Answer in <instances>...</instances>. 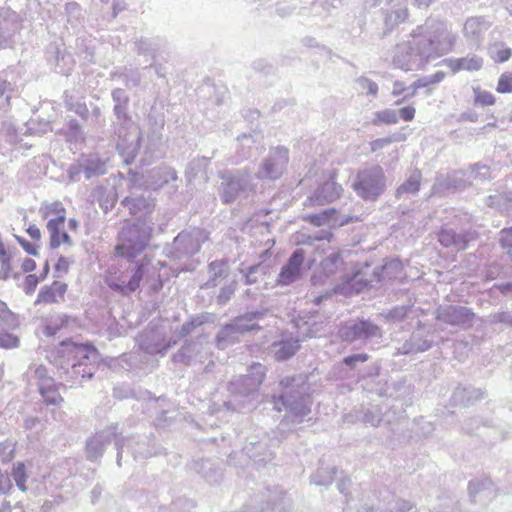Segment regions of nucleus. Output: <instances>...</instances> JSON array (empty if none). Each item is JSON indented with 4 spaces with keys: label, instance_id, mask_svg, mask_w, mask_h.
Here are the masks:
<instances>
[{
    "label": "nucleus",
    "instance_id": "obj_15",
    "mask_svg": "<svg viewBox=\"0 0 512 512\" xmlns=\"http://www.w3.org/2000/svg\"><path fill=\"white\" fill-rule=\"evenodd\" d=\"M19 325L18 315L13 313L6 303L0 300V327L15 329L18 328Z\"/></svg>",
    "mask_w": 512,
    "mask_h": 512
},
{
    "label": "nucleus",
    "instance_id": "obj_32",
    "mask_svg": "<svg viewBox=\"0 0 512 512\" xmlns=\"http://www.w3.org/2000/svg\"><path fill=\"white\" fill-rule=\"evenodd\" d=\"M70 263H71V261L68 258L61 256L57 260V263L55 265V270L59 273L66 274L69 271Z\"/></svg>",
    "mask_w": 512,
    "mask_h": 512
},
{
    "label": "nucleus",
    "instance_id": "obj_7",
    "mask_svg": "<svg viewBox=\"0 0 512 512\" xmlns=\"http://www.w3.org/2000/svg\"><path fill=\"white\" fill-rule=\"evenodd\" d=\"M380 334L379 327L369 321L360 320L342 331V338L345 341L353 342L360 338L374 337Z\"/></svg>",
    "mask_w": 512,
    "mask_h": 512
},
{
    "label": "nucleus",
    "instance_id": "obj_48",
    "mask_svg": "<svg viewBox=\"0 0 512 512\" xmlns=\"http://www.w3.org/2000/svg\"><path fill=\"white\" fill-rule=\"evenodd\" d=\"M44 372H45V369H44V368H38V369L36 370V374H37L39 377H42Z\"/></svg>",
    "mask_w": 512,
    "mask_h": 512
},
{
    "label": "nucleus",
    "instance_id": "obj_44",
    "mask_svg": "<svg viewBox=\"0 0 512 512\" xmlns=\"http://www.w3.org/2000/svg\"><path fill=\"white\" fill-rule=\"evenodd\" d=\"M161 287H162V281H161V279H160V276L158 275L157 281H156V283L153 285V288H154L155 290H158V289H160Z\"/></svg>",
    "mask_w": 512,
    "mask_h": 512
},
{
    "label": "nucleus",
    "instance_id": "obj_49",
    "mask_svg": "<svg viewBox=\"0 0 512 512\" xmlns=\"http://www.w3.org/2000/svg\"><path fill=\"white\" fill-rule=\"evenodd\" d=\"M69 224H70V227H72V228H76V227H77V222H76V220H73V219H72V220H70Z\"/></svg>",
    "mask_w": 512,
    "mask_h": 512
},
{
    "label": "nucleus",
    "instance_id": "obj_50",
    "mask_svg": "<svg viewBox=\"0 0 512 512\" xmlns=\"http://www.w3.org/2000/svg\"><path fill=\"white\" fill-rule=\"evenodd\" d=\"M264 376H265V373L263 371H261V380H263Z\"/></svg>",
    "mask_w": 512,
    "mask_h": 512
},
{
    "label": "nucleus",
    "instance_id": "obj_35",
    "mask_svg": "<svg viewBox=\"0 0 512 512\" xmlns=\"http://www.w3.org/2000/svg\"><path fill=\"white\" fill-rule=\"evenodd\" d=\"M21 269L24 273L32 272L36 269V262L33 259L25 258L21 263Z\"/></svg>",
    "mask_w": 512,
    "mask_h": 512
},
{
    "label": "nucleus",
    "instance_id": "obj_33",
    "mask_svg": "<svg viewBox=\"0 0 512 512\" xmlns=\"http://www.w3.org/2000/svg\"><path fill=\"white\" fill-rule=\"evenodd\" d=\"M390 143H392V139L390 137L376 139L370 143L371 150L375 152L377 150L384 148Z\"/></svg>",
    "mask_w": 512,
    "mask_h": 512
},
{
    "label": "nucleus",
    "instance_id": "obj_11",
    "mask_svg": "<svg viewBox=\"0 0 512 512\" xmlns=\"http://www.w3.org/2000/svg\"><path fill=\"white\" fill-rule=\"evenodd\" d=\"M39 391L47 405H56L63 401L52 378H44L39 384Z\"/></svg>",
    "mask_w": 512,
    "mask_h": 512
},
{
    "label": "nucleus",
    "instance_id": "obj_46",
    "mask_svg": "<svg viewBox=\"0 0 512 512\" xmlns=\"http://www.w3.org/2000/svg\"><path fill=\"white\" fill-rule=\"evenodd\" d=\"M133 201V199H130V198H125L123 201H122V204L125 205V206H128L130 205V203Z\"/></svg>",
    "mask_w": 512,
    "mask_h": 512
},
{
    "label": "nucleus",
    "instance_id": "obj_34",
    "mask_svg": "<svg viewBox=\"0 0 512 512\" xmlns=\"http://www.w3.org/2000/svg\"><path fill=\"white\" fill-rule=\"evenodd\" d=\"M26 232L28 233V235L34 240V241H40L41 237H42V233L40 231V229L34 225V224H30L27 229H26Z\"/></svg>",
    "mask_w": 512,
    "mask_h": 512
},
{
    "label": "nucleus",
    "instance_id": "obj_42",
    "mask_svg": "<svg viewBox=\"0 0 512 512\" xmlns=\"http://www.w3.org/2000/svg\"><path fill=\"white\" fill-rule=\"evenodd\" d=\"M293 382V378H287L285 380H282L280 382V385L283 386V387H287L289 386L291 383Z\"/></svg>",
    "mask_w": 512,
    "mask_h": 512
},
{
    "label": "nucleus",
    "instance_id": "obj_40",
    "mask_svg": "<svg viewBox=\"0 0 512 512\" xmlns=\"http://www.w3.org/2000/svg\"><path fill=\"white\" fill-rule=\"evenodd\" d=\"M264 169H265V172L267 175H270L272 173V170H273V164L270 163L269 161H266L264 163Z\"/></svg>",
    "mask_w": 512,
    "mask_h": 512
},
{
    "label": "nucleus",
    "instance_id": "obj_29",
    "mask_svg": "<svg viewBox=\"0 0 512 512\" xmlns=\"http://www.w3.org/2000/svg\"><path fill=\"white\" fill-rule=\"evenodd\" d=\"M512 56V50L508 47H501L497 49L493 55V60L496 63H504Z\"/></svg>",
    "mask_w": 512,
    "mask_h": 512
},
{
    "label": "nucleus",
    "instance_id": "obj_36",
    "mask_svg": "<svg viewBox=\"0 0 512 512\" xmlns=\"http://www.w3.org/2000/svg\"><path fill=\"white\" fill-rule=\"evenodd\" d=\"M406 91V85L402 81H395L393 83L392 95L400 96Z\"/></svg>",
    "mask_w": 512,
    "mask_h": 512
},
{
    "label": "nucleus",
    "instance_id": "obj_19",
    "mask_svg": "<svg viewBox=\"0 0 512 512\" xmlns=\"http://www.w3.org/2000/svg\"><path fill=\"white\" fill-rule=\"evenodd\" d=\"M445 76L446 74L443 71H438L429 78L418 79L411 86L413 89V94L420 88H425L429 85L440 83L445 78Z\"/></svg>",
    "mask_w": 512,
    "mask_h": 512
},
{
    "label": "nucleus",
    "instance_id": "obj_47",
    "mask_svg": "<svg viewBox=\"0 0 512 512\" xmlns=\"http://www.w3.org/2000/svg\"><path fill=\"white\" fill-rule=\"evenodd\" d=\"M501 289L504 291V290H508V289H512V283H507L505 285H502L501 286Z\"/></svg>",
    "mask_w": 512,
    "mask_h": 512
},
{
    "label": "nucleus",
    "instance_id": "obj_25",
    "mask_svg": "<svg viewBox=\"0 0 512 512\" xmlns=\"http://www.w3.org/2000/svg\"><path fill=\"white\" fill-rule=\"evenodd\" d=\"M11 277H17V274L13 273L11 256L0 259V279L7 280Z\"/></svg>",
    "mask_w": 512,
    "mask_h": 512
},
{
    "label": "nucleus",
    "instance_id": "obj_45",
    "mask_svg": "<svg viewBox=\"0 0 512 512\" xmlns=\"http://www.w3.org/2000/svg\"><path fill=\"white\" fill-rule=\"evenodd\" d=\"M48 271H49V264H48V262H46L45 266H44V273H43V275L40 278L44 279L46 277Z\"/></svg>",
    "mask_w": 512,
    "mask_h": 512
},
{
    "label": "nucleus",
    "instance_id": "obj_51",
    "mask_svg": "<svg viewBox=\"0 0 512 512\" xmlns=\"http://www.w3.org/2000/svg\"><path fill=\"white\" fill-rule=\"evenodd\" d=\"M254 367H257V368H259V369H262L261 364H257V365H255Z\"/></svg>",
    "mask_w": 512,
    "mask_h": 512
},
{
    "label": "nucleus",
    "instance_id": "obj_2",
    "mask_svg": "<svg viewBox=\"0 0 512 512\" xmlns=\"http://www.w3.org/2000/svg\"><path fill=\"white\" fill-rule=\"evenodd\" d=\"M149 265L150 259L144 257L132 267L110 266L103 274V281L110 290L122 296H130L140 288Z\"/></svg>",
    "mask_w": 512,
    "mask_h": 512
},
{
    "label": "nucleus",
    "instance_id": "obj_14",
    "mask_svg": "<svg viewBox=\"0 0 512 512\" xmlns=\"http://www.w3.org/2000/svg\"><path fill=\"white\" fill-rule=\"evenodd\" d=\"M11 476L14 479L18 489L21 490L22 492H26L28 472L24 462L19 461L13 464L11 469Z\"/></svg>",
    "mask_w": 512,
    "mask_h": 512
},
{
    "label": "nucleus",
    "instance_id": "obj_38",
    "mask_svg": "<svg viewBox=\"0 0 512 512\" xmlns=\"http://www.w3.org/2000/svg\"><path fill=\"white\" fill-rule=\"evenodd\" d=\"M341 259L338 255H333V256H330L328 257L324 262L323 264H328V263H331L333 265H336L338 262H340Z\"/></svg>",
    "mask_w": 512,
    "mask_h": 512
},
{
    "label": "nucleus",
    "instance_id": "obj_13",
    "mask_svg": "<svg viewBox=\"0 0 512 512\" xmlns=\"http://www.w3.org/2000/svg\"><path fill=\"white\" fill-rule=\"evenodd\" d=\"M336 215L337 210L335 208H329L320 213L308 214L304 216L303 219L313 226L320 227L330 224Z\"/></svg>",
    "mask_w": 512,
    "mask_h": 512
},
{
    "label": "nucleus",
    "instance_id": "obj_21",
    "mask_svg": "<svg viewBox=\"0 0 512 512\" xmlns=\"http://www.w3.org/2000/svg\"><path fill=\"white\" fill-rule=\"evenodd\" d=\"M496 91L500 94L512 93V72H504L499 76Z\"/></svg>",
    "mask_w": 512,
    "mask_h": 512
},
{
    "label": "nucleus",
    "instance_id": "obj_16",
    "mask_svg": "<svg viewBox=\"0 0 512 512\" xmlns=\"http://www.w3.org/2000/svg\"><path fill=\"white\" fill-rule=\"evenodd\" d=\"M399 120L398 114L395 110L392 109H384L375 113V116L372 120L374 125L381 124H396Z\"/></svg>",
    "mask_w": 512,
    "mask_h": 512
},
{
    "label": "nucleus",
    "instance_id": "obj_8",
    "mask_svg": "<svg viewBox=\"0 0 512 512\" xmlns=\"http://www.w3.org/2000/svg\"><path fill=\"white\" fill-rule=\"evenodd\" d=\"M67 291V284L61 281H54L45 285L38 293L36 304L58 303L64 299Z\"/></svg>",
    "mask_w": 512,
    "mask_h": 512
},
{
    "label": "nucleus",
    "instance_id": "obj_10",
    "mask_svg": "<svg viewBox=\"0 0 512 512\" xmlns=\"http://www.w3.org/2000/svg\"><path fill=\"white\" fill-rule=\"evenodd\" d=\"M342 187L337 183L323 185L310 200L313 204L324 205L338 199L342 193Z\"/></svg>",
    "mask_w": 512,
    "mask_h": 512
},
{
    "label": "nucleus",
    "instance_id": "obj_27",
    "mask_svg": "<svg viewBox=\"0 0 512 512\" xmlns=\"http://www.w3.org/2000/svg\"><path fill=\"white\" fill-rule=\"evenodd\" d=\"M40 279L41 278L37 277L34 274L27 275L23 283L25 293L31 295L35 291Z\"/></svg>",
    "mask_w": 512,
    "mask_h": 512
},
{
    "label": "nucleus",
    "instance_id": "obj_6",
    "mask_svg": "<svg viewBox=\"0 0 512 512\" xmlns=\"http://www.w3.org/2000/svg\"><path fill=\"white\" fill-rule=\"evenodd\" d=\"M305 260V251L302 249L295 250L287 263L282 267L277 282L280 285L286 286L293 282L301 276L302 265Z\"/></svg>",
    "mask_w": 512,
    "mask_h": 512
},
{
    "label": "nucleus",
    "instance_id": "obj_20",
    "mask_svg": "<svg viewBox=\"0 0 512 512\" xmlns=\"http://www.w3.org/2000/svg\"><path fill=\"white\" fill-rule=\"evenodd\" d=\"M474 95V102L476 105L492 106L496 103L495 96L489 91L481 90L480 88H475Z\"/></svg>",
    "mask_w": 512,
    "mask_h": 512
},
{
    "label": "nucleus",
    "instance_id": "obj_22",
    "mask_svg": "<svg viewBox=\"0 0 512 512\" xmlns=\"http://www.w3.org/2000/svg\"><path fill=\"white\" fill-rule=\"evenodd\" d=\"M419 188L420 179L418 177H411L397 189V194L416 193L419 191Z\"/></svg>",
    "mask_w": 512,
    "mask_h": 512
},
{
    "label": "nucleus",
    "instance_id": "obj_4",
    "mask_svg": "<svg viewBox=\"0 0 512 512\" xmlns=\"http://www.w3.org/2000/svg\"><path fill=\"white\" fill-rule=\"evenodd\" d=\"M384 173L380 167L363 170L357 174L354 190L364 200H376L383 192Z\"/></svg>",
    "mask_w": 512,
    "mask_h": 512
},
{
    "label": "nucleus",
    "instance_id": "obj_28",
    "mask_svg": "<svg viewBox=\"0 0 512 512\" xmlns=\"http://www.w3.org/2000/svg\"><path fill=\"white\" fill-rule=\"evenodd\" d=\"M17 242L20 246L30 255L37 256L39 254V246L35 243H31L23 237H16Z\"/></svg>",
    "mask_w": 512,
    "mask_h": 512
},
{
    "label": "nucleus",
    "instance_id": "obj_17",
    "mask_svg": "<svg viewBox=\"0 0 512 512\" xmlns=\"http://www.w3.org/2000/svg\"><path fill=\"white\" fill-rule=\"evenodd\" d=\"M68 323V318L66 316H57L49 320V322L45 325L43 329V333L46 336H54L64 328Z\"/></svg>",
    "mask_w": 512,
    "mask_h": 512
},
{
    "label": "nucleus",
    "instance_id": "obj_43",
    "mask_svg": "<svg viewBox=\"0 0 512 512\" xmlns=\"http://www.w3.org/2000/svg\"><path fill=\"white\" fill-rule=\"evenodd\" d=\"M6 88V81L0 79V97L4 94Z\"/></svg>",
    "mask_w": 512,
    "mask_h": 512
},
{
    "label": "nucleus",
    "instance_id": "obj_23",
    "mask_svg": "<svg viewBox=\"0 0 512 512\" xmlns=\"http://www.w3.org/2000/svg\"><path fill=\"white\" fill-rule=\"evenodd\" d=\"M299 349V345L297 342L291 344V343H284L280 349L276 352V358L278 360H286L293 356L296 351Z\"/></svg>",
    "mask_w": 512,
    "mask_h": 512
},
{
    "label": "nucleus",
    "instance_id": "obj_37",
    "mask_svg": "<svg viewBox=\"0 0 512 512\" xmlns=\"http://www.w3.org/2000/svg\"><path fill=\"white\" fill-rule=\"evenodd\" d=\"M10 256H11V254L7 250L6 245L0 239V259H4V258L10 257Z\"/></svg>",
    "mask_w": 512,
    "mask_h": 512
},
{
    "label": "nucleus",
    "instance_id": "obj_31",
    "mask_svg": "<svg viewBox=\"0 0 512 512\" xmlns=\"http://www.w3.org/2000/svg\"><path fill=\"white\" fill-rule=\"evenodd\" d=\"M416 110L413 106H405L399 110V117L406 122L412 121L415 117Z\"/></svg>",
    "mask_w": 512,
    "mask_h": 512
},
{
    "label": "nucleus",
    "instance_id": "obj_3",
    "mask_svg": "<svg viewBox=\"0 0 512 512\" xmlns=\"http://www.w3.org/2000/svg\"><path fill=\"white\" fill-rule=\"evenodd\" d=\"M40 215L47 220V230L50 234V247L58 248L62 244H71V238L61 229L66 221V209L61 201L45 202L40 206Z\"/></svg>",
    "mask_w": 512,
    "mask_h": 512
},
{
    "label": "nucleus",
    "instance_id": "obj_30",
    "mask_svg": "<svg viewBox=\"0 0 512 512\" xmlns=\"http://www.w3.org/2000/svg\"><path fill=\"white\" fill-rule=\"evenodd\" d=\"M369 359L368 354L360 353L350 355L344 358L343 362L350 367H354L357 362H366Z\"/></svg>",
    "mask_w": 512,
    "mask_h": 512
},
{
    "label": "nucleus",
    "instance_id": "obj_26",
    "mask_svg": "<svg viewBox=\"0 0 512 512\" xmlns=\"http://www.w3.org/2000/svg\"><path fill=\"white\" fill-rule=\"evenodd\" d=\"M358 83L363 91L366 92V94L376 96L378 93V85L376 82L372 81L369 78L361 77L358 79Z\"/></svg>",
    "mask_w": 512,
    "mask_h": 512
},
{
    "label": "nucleus",
    "instance_id": "obj_12",
    "mask_svg": "<svg viewBox=\"0 0 512 512\" xmlns=\"http://www.w3.org/2000/svg\"><path fill=\"white\" fill-rule=\"evenodd\" d=\"M482 65V59L476 56L455 59L449 62V67L453 73L461 70L478 71L482 68Z\"/></svg>",
    "mask_w": 512,
    "mask_h": 512
},
{
    "label": "nucleus",
    "instance_id": "obj_39",
    "mask_svg": "<svg viewBox=\"0 0 512 512\" xmlns=\"http://www.w3.org/2000/svg\"><path fill=\"white\" fill-rule=\"evenodd\" d=\"M390 267H394V268H401V264H400V262H398V261H391L390 263L385 264V265L383 266V270H386V269H388V268H390Z\"/></svg>",
    "mask_w": 512,
    "mask_h": 512
},
{
    "label": "nucleus",
    "instance_id": "obj_18",
    "mask_svg": "<svg viewBox=\"0 0 512 512\" xmlns=\"http://www.w3.org/2000/svg\"><path fill=\"white\" fill-rule=\"evenodd\" d=\"M20 338L6 331H0V349L10 350L20 346Z\"/></svg>",
    "mask_w": 512,
    "mask_h": 512
},
{
    "label": "nucleus",
    "instance_id": "obj_24",
    "mask_svg": "<svg viewBox=\"0 0 512 512\" xmlns=\"http://www.w3.org/2000/svg\"><path fill=\"white\" fill-rule=\"evenodd\" d=\"M499 243L502 248L507 249L508 255L512 259V227L500 231Z\"/></svg>",
    "mask_w": 512,
    "mask_h": 512
},
{
    "label": "nucleus",
    "instance_id": "obj_1",
    "mask_svg": "<svg viewBox=\"0 0 512 512\" xmlns=\"http://www.w3.org/2000/svg\"><path fill=\"white\" fill-rule=\"evenodd\" d=\"M97 357L98 350L92 344L64 340L56 348L54 361L63 369L70 368L67 374L72 380L90 379Z\"/></svg>",
    "mask_w": 512,
    "mask_h": 512
},
{
    "label": "nucleus",
    "instance_id": "obj_5",
    "mask_svg": "<svg viewBox=\"0 0 512 512\" xmlns=\"http://www.w3.org/2000/svg\"><path fill=\"white\" fill-rule=\"evenodd\" d=\"M138 229L135 226L126 230V237L122 243L114 247V256L116 258L134 259L140 255L148 246V238H140L136 234Z\"/></svg>",
    "mask_w": 512,
    "mask_h": 512
},
{
    "label": "nucleus",
    "instance_id": "obj_41",
    "mask_svg": "<svg viewBox=\"0 0 512 512\" xmlns=\"http://www.w3.org/2000/svg\"><path fill=\"white\" fill-rule=\"evenodd\" d=\"M253 329H258V327L255 326V325H252L250 327H243L242 325H238V330L241 331V332L250 331V330H253Z\"/></svg>",
    "mask_w": 512,
    "mask_h": 512
},
{
    "label": "nucleus",
    "instance_id": "obj_9",
    "mask_svg": "<svg viewBox=\"0 0 512 512\" xmlns=\"http://www.w3.org/2000/svg\"><path fill=\"white\" fill-rule=\"evenodd\" d=\"M438 241L444 247H456L459 250H465L470 242L467 233L457 234L453 229L442 228L438 233Z\"/></svg>",
    "mask_w": 512,
    "mask_h": 512
}]
</instances>
